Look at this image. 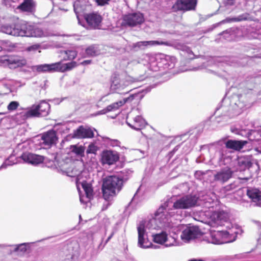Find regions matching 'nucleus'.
<instances>
[{"label": "nucleus", "mask_w": 261, "mask_h": 261, "mask_svg": "<svg viewBox=\"0 0 261 261\" xmlns=\"http://www.w3.org/2000/svg\"><path fill=\"white\" fill-rule=\"evenodd\" d=\"M238 164L245 169H249L252 165V162L249 159L245 158L240 159L238 161Z\"/></svg>", "instance_id": "obj_42"}, {"label": "nucleus", "mask_w": 261, "mask_h": 261, "mask_svg": "<svg viewBox=\"0 0 261 261\" xmlns=\"http://www.w3.org/2000/svg\"><path fill=\"white\" fill-rule=\"evenodd\" d=\"M126 122L130 127L136 130H141L146 125L145 120L141 116H136L133 118L128 116Z\"/></svg>", "instance_id": "obj_21"}, {"label": "nucleus", "mask_w": 261, "mask_h": 261, "mask_svg": "<svg viewBox=\"0 0 261 261\" xmlns=\"http://www.w3.org/2000/svg\"><path fill=\"white\" fill-rule=\"evenodd\" d=\"M40 46L39 44H34L31 46L28 47L27 48V50L28 51H35L40 48Z\"/></svg>", "instance_id": "obj_51"}, {"label": "nucleus", "mask_w": 261, "mask_h": 261, "mask_svg": "<svg viewBox=\"0 0 261 261\" xmlns=\"http://www.w3.org/2000/svg\"><path fill=\"white\" fill-rule=\"evenodd\" d=\"M248 196L254 202H261V192L257 189H248L247 191Z\"/></svg>", "instance_id": "obj_33"}, {"label": "nucleus", "mask_w": 261, "mask_h": 261, "mask_svg": "<svg viewBox=\"0 0 261 261\" xmlns=\"http://www.w3.org/2000/svg\"><path fill=\"white\" fill-rule=\"evenodd\" d=\"M19 106V103L17 101H12L7 106V109L9 111L16 110Z\"/></svg>", "instance_id": "obj_43"}, {"label": "nucleus", "mask_w": 261, "mask_h": 261, "mask_svg": "<svg viewBox=\"0 0 261 261\" xmlns=\"http://www.w3.org/2000/svg\"><path fill=\"white\" fill-rule=\"evenodd\" d=\"M26 64V61L17 56H5L0 57V64L10 68H16Z\"/></svg>", "instance_id": "obj_10"}, {"label": "nucleus", "mask_w": 261, "mask_h": 261, "mask_svg": "<svg viewBox=\"0 0 261 261\" xmlns=\"http://www.w3.org/2000/svg\"><path fill=\"white\" fill-rule=\"evenodd\" d=\"M20 29L22 33H43L37 24L26 21L21 23Z\"/></svg>", "instance_id": "obj_30"}, {"label": "nucleus", "mask_w": 261, "mask_h": 261, "mask_svg": "<svg viewBox=\"0 0 261 261\" xmlns=\"http://www.w3.org/2000/svg\"><path fill=\"white\" fill-rule=\"evenodd\" d=\"M143 91H139L130 95L128 97L123 99V100H119L117 102L113 103L109 105L107 108V111L110 112L117 110L120 107L123 106L124 103L128 101H131L135 98L141 99L144 96L143 93Z\"/></svg>", "instance_id": "obj_16"}, {"label": "nucleus", "mask_w": 261, "mask_h": 261, "mask_svg": "<svg viewBox=\"0 0 261 261\" xmlns=\"http://www.w3.org/2000/svg\"><path fill=\"white\" fill-rule=\"evenodd\" d=\"M61 170L63 172L65 173L67 176L70 177L76 176L81 172L80 170L74 168V166L73 164L70 165L67 164H65Z\"/></svg>", "instance_id": "obj_34"}, {"label": "nucleus", "mask_w": 261, "mask_h": 261, "mask_svg": "<svg viewBox=\"0 0 261 261\" xmlns=\"http://www.w3.org/2000/svg\"><path fill=\"white\" fill-rule=\"evenodd\" d=\"M89 29H98L102 21V17L97 13L85 14L84 16Z\"/></svg>", "instance_id": "obj_14"}, {"label": "nucleus", "mask_w": 261, "mask_h": 261, "mask_svg": "<svg viewBox=\"0 0 261 261\" xmlns=\"http://www.w3.org/2000/svg\"><path fill=\"white\" fill-rule=\"evenodd\" d=\"M27 244V243H22V244H20L18 245H16L15 249H14V251L15 252L20 251V252H23V253L25 252L27 250V247H26Z\"/></svg>", "instance_id": "obj_44"}, {"label": "nucleus", "mask_w": 261, "mask_h": 261, "mask_svg": "<svg viewBox=\"0 0 261 261\" xmlns=\"http://www.w3.org/2000/svg\"><path fill=\"white\" fill-rule=\"evenodd\" d=\"M233 171L230 168L226 167L217 172L214 175V180L224 184L232 176Z\"/></svg>", "instance_id": "obj_20"}, {"label": "nucleus", "mask_w": 261, "mask_h": 261, "mask_svg": "<svg viewBox=\"0 0 261 261\" xmlns=\"http://www.w3.org/2000/svg\"><path fill=\"white\" fill-rule=\"evenodd\" d=\"M144 21L143 15L140 12H134L125 15L123 22L125 25L134 27L141 24Z\"/></svg>", "instance_id": "obj_12"}, {"label": "nucleus", "mask_w": 261, "mask_h": 261, "mask_svg": "<svg viewBox=\"0 0 261 261\" xmlns=\"http://www.w3.org/2000/svg\"><path fill=\"white\" fill-rule=\"evenodd\" d=\"M153 241L158 244H164L166 247L179 245L178 242L174 237H167V234L162 231L161 233L152 234Z\"/></svg>", "instance_id": "obj_11"}, {"label": "nucleus", "mask_w": 261, "mask_h": 261, "mask_svg": "<svg viewBox=\"0 0 261 261\" xmlns=\"http://www.w3.org/2000/svg\"><path fill=\"white\" fill-rule=\"evenodd\" d=\"M2 33H12V28L11 27H4L2 31Z\"/></svg>", "instance_id": "obj_54"}, {"label": "nucleus", "mask_w": 261, "mask_h": 261, "mask_svg": "<svg viewBox=\"0 0 261 261\" xmlns=\"http://www.w3.org/2000/svg\"><path fill=\"white\" fill-rule=\"evenodd\" d=\"M91 60H85V61H83L82 64H90L91 63Z\"/></svg>", "instance_id": "obj_58"}, {"label": "nucleus", "mask_w": 261, "mask_h": 261, "mask_svg": "<svg viewBox=\"0 0 261 261\" xmlns=\"http://www.w3.org/2000/svg\"><path fill=\"white\" fill-rule=\"evenodd\" d=\"M228 160V161H230L231 160V158H230V156H227V157H224L223 155V154H221V157H220V160L221 161H223V162H224V164H226L227 163H225V160Z\"/></svg>", "instance_id": "obj_55"}, {"label": "nucleus", "mask_w": 261, "mask_h": 261, "mask_svg": "<svg viewBox=\"0 0 261 261\" xmlns=\"http://www.w3.org/2000/svg\"><path fill=\"white\" fill-rule=\"evenodd\" d=\"M238 230L236 227H232L228 230H211L210 233L203 239L208 243L214 244H222L233 242L237 238Z\"/></svg>", "instance_id": "obj_2"}, {"label": "nucleus", "mask_w": 261, "mask_h": 261, "mask_svg": "<svg viewBox=\"0 0 261 261\" xmlns=\"http://www.w3.org/2000/svg\"><path fill=\"white\" fill-rule=\"evenodd\" d=\"M221 33H228V32H227V30H225V31H223L221 32Z\"/></svg>", "instance_id": "obj_63"}, {"label": "nucleus", "mask_w": 261, "mask_h": 261, "mask_svg": "<svg viewBox=\"0 0 261 261\" xmlns=\"http://www.w3.org/2000/svg\"><path fill=\"white\" fill-rule=\"evenodd\" d=\"M113 235V233H112L109 237L107 239V241H106V243H107L111 239V238L112 237Z\"/></svg>", "instance_id": "obj_60"}, {"label": "nucleus", "mask_w": 261, "mask_h": 261, "mask_svg": "<svg viewBox=\"0 0 261 261\" xmlns=\"http://www.w3.org/2000/svg\"><path fill=\"white\" fill-rule=\"evenodd\" d=\"M73 136L76 138H91L94 137V133L91 128L81 126L74 131Z\"/></svg>", "instance_id": "obj_28"}, {"label": "nucleus", "mask_w": 261, "mask_h": 261, "mask_svg": "<svg viewBox=\"0 0 261 261\" xmlns=\"http://www.w3.org/2000/svg\"><path fill=\"white\" fill-rule=\"evenodd\" d=\"M258 244L261 245V237H260L259 239L258 240Z\"/></svg>", "instance_id": "obj_62"}, {"label": "nucleus", "mask_w": 261, "mask_h": 261, "mask_svg": "<svg viewBox=\"0 0 261 261\" xmlns=\"http://www.w3.org/2000/svg\"><path fill=\"white\" fill-rule=\"evenodd\" d=\"M232 132L240 135L241 136L245 137L248 138V136L249 134V133L250 132V130H246V129H242L241 130H239L238 129H231Z\"/></svg>", "instance_id": "obj_45"}, {"label": "nucleus", "mask_w": 261, "mask_h": 261, "mask_svg": "<svg viewBox=\"0 0 261 261\" xmlns=\"http://www.w3.org/2000/svg\"><path fill=\"white\" fill-rule=\"evenodd\" d=\"M128 177L124 176L120 178L115 175H111L103 179L102 190L103 197L105 200H109L118 192L122 185V180H126Z\"/></svg>", "instance_id": "obj_3"}, {"label": "nucleus", "mask_w": 261, "mask_h": 261, "mask_svg": "<svg viewBox=\"0 0 261 261\" xmlns=\"http://www.w3.org/2000/svg\"><path fill=\"white\" fill-rule=\"evenodd\" d=\"M109 111H107V108H106V109H103L100 111H99L97 114H106V113L108 112Z\"/></svg>", "instance_id": "obj_57"}, {"label": "nucleus", "mask_w": 261, "mask_h": 261, "mask_svg": "<svg viewBox=\"0 0 261 261\" xmlns=\"http://www.w3.org/2000/svg\"><path fill=\"white\" fill-rule=\"evenodd\" d=\"M225 3L226 5L232 6L234 4V0H225Z\"/></svg>", "instance_id": "obj_56"}, {"label": "nucleus", "mask_w": 261, "mask_h": 261, "mask_svg": "<svg viewBox=\"0 0 261 261\" xmlns=\"http://www.w3.org/2000/svg\"><path fill=\"white\" fill-rule=\"evenodd\" d=\"M109 140V144L112 146H119L120 142L117 140L110 139L108 138Z\"/></svg>", "instance_id": "obj_48"}, {"label": "nucleus", "mask_w": 261, "mask_h": 261, "mask_svg": "<svg viewBox=\"0 0 261 261\" xmlns=\"http://www.w3.org/2000/svg\"><path fill=\"white\" fill-rule=\"evenodd\" d=\"M35 113L34 117H45L48 115L50 111V105L45 101H42L39 105H33L31 107Z\"/></svg>", "instance_id": "obj_19"}, {"label": "nucleus", "mask_w": 261, "mask_h": 261, "mask_svg": "<svg viewBox=\"0 0 261 261\" xmlns=\"http://www.w3.org/2000/svg\"><path fill=\"white\" fill-rule=\"evenodd\" d=\"M97 150V147L94 144H90L87 149V153H95Z\"/></svg>", "instance_id": "obj_46"}, {"label": "nucleus", "mask_w": 261, "mask_h": 261, "mask_svg": "<svg viewBox=\"0 0 261 261\" xmlns=\"http://www.w3.org/2000/svg\"><path fill=\"white\" fill-rule=\"evenodd\" d=\"M200 218L198 221L207 222L206 219L211 220L214 223L221 225L223 222H225L228 218V214L223 211L213 212L212 210L209 209L207 211H201L199 213Z\"/></svg>", "instance_id": "obj_5"}, {"label": "nucleus", "mask_w": 261, "mask_h": 261, "mask_svg": "<svg viewBox=\"0 0 261 261\" xmlns=\"http://www.w3.org/2000/svg\"><path fill=\"white\" fill-rule=\"evenodd\" d=\"M248 138L250 141H259L261 140V127L258 129L250 130Z\"/></svg>", "instance_id": "obj_37"}, {"label": "nucleus", "mask_w": 261, "mask_h": 261, "mask_svg": "<svg viewBox=\"0 0 261 261\" xmlns=\"http://www.w3.org/2000/svg\"><path fill=\"white\" fill-rule=\"evenodd\" d=\"M119 159L117 152L111 150L103 151L101 156V162L103 164L109 165L115 164Z\"/></svg>", "instance_id": "obj_22"}, {"label": "nucleus", "mask_w": 261, "mask_h": 261, "mask_svg": "<svg viewBox=\"0 0 261 261\" xmlns=\"http://www.w3.org/2000/svg\"><path fill=\"white\" fill-rule=\"evenodd\" d=\"M231 60V62L232 61H234V59L233 58H229L228 57H223V58H219L218 59H217V60L219 62H229V60ZM227 64H230L229 63H227Z\"/></svg>", "instance_id": "obj_49"}, {"label": "nucleus", "mask_w": 261, "mask_h": 261, "mask_svg": "<svg viewBox=\"0 0 261 261\" xmlns=\"http://www.w3.org/2000/svg\"><path fill=\"white\" fill-rule=\"evenodd\" d=\"M77 5H78V4L76 3H75L74 4V6H74V10L75 13L76 14L77 18L78 19V20H79V23H81V21L80 20V18H79V13H80V11L78 9Z\"/></svg>", "instance_id": "obj_52"}, {"label": "nucleus", "mask_w": 261, "mask_h": 261, "mask_svg": "<svg viewBox=\"0 0 261 261\" xmlns=\"http://www.w3.org/2000/svg\"><path fill=\"white\" fill-rule=\"evenodd\" d=\"M197 4V0H177L173 6L175 10L190 11L194 10Z\"/></svg>", "instance_id": "obj_18"}, {"label": "nucleus", "mask_w": 261, "mask_h": 261, "mask_svg": "<svg viewBox=\"0 0 261 261\" xmlns=\"http://www.w3.org/2000/svg\"><path fill=\"white\" fill-rule=\"evenodd\" d=\"M164 54H159L156 55H150L149 64L148 68L152 71H156L161 67V60L164 58Z\"/></svg>", "instance_id": "obj_24"}, {"label": "nucleus", "mask_w": 261, "mask_h": 261, "mask_svg": "<svg viewBox=\"0 0 261 261\" xmlns=\"http://www.w3.org/2000/svg\"><path fill=\"white\" fill-rule=\"evenodd\" d=\"M22 159L27 163L32 165H37L43 161V157L30 152H25L21 155Z\"/></svg>", "instance_id": "obj_27"}, {"label": "nucleus", "mask_w": 261, "mask_h": 261, "mask_svg": "<svg viewBox=\"0 0 261 261\" xmlns=\"http://www.w3.org/2000/svg\"><path fill=\"white\" fill-rule=\"evenodd\" d=\"M147 76L141 75L138 77L134 78L129 76H123L122 75L113 74L111 79V90L117 93H121L127 86L133 83L142 81Z\"/></svg>", "instance_id": "obj_4"}, {"label": "nucleus", "mask_w": 261, "mask_h": 261, "mask_svg": "<svg viewBox=\"0 0 261 261\" xmlns=\"http://www.w3.org/2000/svg\"><path fill=\"white\" fill-rule=\"evenodd\" d=\"M201 235V232L197 226L187 227L182 232L180 236L181 240L185 242H189L190 241L198 238Z\"/></svg>", "instance_id": "obj_13"}, {"label": "nucleus", "mask_w": 261, "mask_h": 261, "mask_svg": "<svg viewBox=\"0 0 261 261\" xmlns=\"http://www.w3.org/2000/svg\"><path fill=\"white\" fill-rule=\"evenodd\" d=\"M35 4L33 0H23L17 6V9L22 12L33 13L35 11Z\"/></svg>", "instance_id": "obj_29"}, {"label": "nucleus", "mask_w": 261, "mask_h": 261, "mask_svg": "<svg viewBox=\"0 0 261 261\" xmlns=\"http://www.w3.org/2000/svg\"><path fill=\"white\" fill-rule=\"evenodd\" d=\"M125 172L127 173V174L128 175L130 174V173H131V172H131V171H130V170H127V171H125Z\"/></svg>", "instance_id": "obj_61"}, {"label": "nucleus", "mask_w": 261, "mask_h": 261, "mask_svg": "<svg viewBox=\"0 0 261 261\" xmlns=\"http://www.w3.org/2000/svg\"><path fill=\"white\" fill-rule=\"evenodd\" d=\"M250 19H251V17L249 14L247 13L242 14L237 17L227 18L221 21L220 22L214 24L212 26V28H210L209 29V31H213V28H216L222 23L230 22H239L242 21L248 20Z\"/></svg>", "instance_id": "obj_26"}, {"label": "nucleus", "mask_w": 261, "mask_h": 261, "mask_svg": "<svg viewBox=\"0 0 261 261\" xmlns=\"http://www.w3.org/2000/svg\"><path fill=\"white\" fill-rule=\"evenodd\" d=\"M169 201H166L162 204L154 214V218L150 219L146 224V230L165 228L170 227V219L175 214L174 212H169Z\"/></svg>", "instance_id": "obj_1"}, {"label": "nucleus", "mask_w": 261, "mask_h": 261, "mask_svg": "<svg viewBox=\"0 0 261 261\" xmlns=\"http://www.w3.org/2000/svg\"><path fill=\"white\" fill-rule=\"evenodd\" d=\"M176 47L178 49H181L184 53L183 55L186 56L188 59L190 60L194 59L195 55L188 47L183 46L181 44H178Z\"/></svg>", "instance_id": "obj_38"}, {"label": "nucleus", "mask_w": 261, "mask_h": 261, "mask_svg": "<svg viewBox=\"0 0 261 261\" xmlns=\"http://www.w3.org/2000/svg\"><path fill=\"white\" fill-rule=\"evenodd\" d=\"M22 0H3L4 4L7 7L17 8Z\"/></svg>", "instance_id": "obj_41"}, {"label": "nucleus", "mask_w": 261, "mask_h": 261, "mask_svg": "<svg viewBox=\"0 0 261 261\" xmlns=\"http://www.w3.org/2000/svg\"><path fill=\"white\" fill-rule=\"evenodd\" d=\"M76 55V52L73 50H62L60 51V57L65 61L74 59Z\"/></svg>", "instance_id": "obj_36"}, {"label": "nucleus", "mask_w": 261, "mask_h": 261, "mask_svg": "<svg viewBox=\"0 0 261 261\" xmlns=\"http://www.w3.org/2000/svg\"><path fill=\"white\" fill-rule=\"evenodd\" d=\"M223 34H219V36H221V35H222ZM224 34L226 35V36H224V37H227L228 36H231V35H234V34H229V33H227V34Z\"/></svg>", "instance_id": "obj_59"}, {"label": "nucleus", "mask_w": 261, "mask_h": 261, "mask_svg": "<svg viewBox=\"0 0 261 261\" xmlns=\"http://www.w3.org/2000/svg\"><path fill=\"white\" fill-rule=\"evenodd\" d=\"M138 234V246L143 249H146L152 246L154 248H158L156 245H152L148 240L147 232L145 229V223L141 222L137 226Z\"/></svg>", "instance_id": "obj_9"}, {"label": "nucleus", "mask_w": 261, "mask_h": 261, "mask_svg": "<svg viewBox=\"0 0 261 261\" xmlns=\"http://www.w3.org/2000/svg\"><path fill=\"white\" fill-rule=\"evenodd\" d=\"M76 66L75 62H71L66 64H62L61 62L47 64H44L37 66V70L39 72H65L70 70Z\"/></svg>", "instance_id": "obj_7"}, {"label": "nucleus", "mask_w": 261, "mask_h": 261, "mask_svg": "<svg viewBox=\"0 0 261 261\" xmlns=\"http://www.w3.org/2000/svg\"><path fill=\"white\" fill-rule=\"evenodd\" d=\"M247 143L246 141L229 140L225 143L226 147L236 150H240Z\"/></svg>", "instance_id": "obj_31"}, {"label": "nucleus", "mask_w": 261, "mask_h": 261, "mask_svg": "<svg viewBox=\"0 0 261 261\" xmlns=\"http://www.w3.org/2000/svg\"><path fill=\"white\" fill-rule=\"evenodd\" d=\"M10 42L7 40H0V51H1L3 47L10 46Z\"/></svg>", "instance_id": "obj_47"}, {"label": "nucleus", "mask_w": 261, "mask_h": 261, "mask_svg": "<svg viewBox=\"0 0 261 261\" xmlns=\"http://www.w3.org/2000/svg\"><path fill=\"white\" fill-rule=\"evenodd\" d=\"M45 34H34L33 35V34H30L29 35H21V37H42L45 36Z\"/></svg>", "instance_id": "obj_50"}, {"label": "nucleus", "mask_w": 261, "mask_h": 261, "mask_svg": "<svg viewBox=\"0 0 261 261\" xmlns=\"http://www.w3.org/2000/svg\"><path fill=\"white\" fill-rule=\"evenodd\" d=\"M77 188L79 189L81 202L86 203L89 202L93 197V190L91 185L83 181L81 183L77 182Z\"/></svg>", "instance_id": "obj_8"}, {"label": "nucleus", "mask_w": 261, "mask_h": 261, "mask_svg": "<svg viewBox=\"0 0 261 261\" xmlns=\"http://www.w3.org/2000/svg\"><path fill=\"white\" fill-rule=\"evenodd\" d=\"M150 58V55L149 54L143 55L138 59L136 62L138 64H141L144 66H146L147 68H148Z\"/></svg>", "instance_id": "obj_40"}, {"label": "nucleus", "mask_w": 261, "mask_h": 261, "mask_svg": "<svg viewBox=\"0 0 261 261\" xmlns=\"http://www.w3.org/2000/svg\"><path fill=\"white\" fill-rule=\"evenodd\" d=\"M70 149L72 152L79 156H83L84 154L85 148L82 146H71Z\"/></svg>", "instance_id": "obj_39"}, {"label": "nucleus", "mask_w": 261, "mask_h": 261, "mask_svg": "<svg viewBox=\"0 0 261 261\" xmlns=\"http://www.w3.org/2000/svg\"><path fill=\"white\" fill-rule=\"evenodd\" d=\"M241 97L238 95L232 97L230 100V105L234 112L232 116H236L241 113L242 110L245 107V103L241 101Z\"/></svg>", "instance_id": "obj_23"}, {"label": "nucleus", "mask_w": 261, "mask_h": 261, "mask_svg": "<svg viewBox=\"0 0 261 261\" xmlns=\"http://www.w3.org/2000/svg\"><path fill=\"white\" fill-rule=\"evenodd\" d=\"M57 141L56 132L49 130L43 133L41 138L40 144L43 148H49L55 144Z\"/></svg>", "instance_id": "obj_15"}, {"label": "nucleus", "mask_w": 261, "mask_h": 261, "mask_svg": "<svg viewBox=\"0 0 261 261\" xmlns=\"http://www.w3.org/2000/svg\"><path fill=\"white\" fill-rule=\"evenodd\" d=\"M57 125H58V124H56L54 125V127H56Z\"/></svg>", "instance_id": "obj_64"}, {"label": "nucleus", "mask_w": 261, "mask_h": 261, "mask_svg": "<svg viewBox=\"0 0 261 261\" xmlns=\"http://www.w3.org/2000/svg\"><path fill=\"white\" fill-rule=\"evenodd\" d=\"M164 60H161V67L164 68H173L176 62V58L173 56H170L164 54Z\"/></svg>", "instance_id": "obj_32"}, {"label": "nucleus", "mask_w": 261, "mask_h": 261, "mask_svg": "<svg viewBox=\"0 0 261 261\" xmlns=\"http://www.w3.org/2000/svg\"><path fill=\"white\" fill-rule=\"evenodd\" d=\"M159 45H165L166 46L173 45L171 43L162 41H140L133 44V47L134 48L144 49L145 47L148 46H154Z\"/></svg>", "instance_id": "obj_25"}, {"label": "nucleus", "mask_w": 261, "mask_h": 261, "mask_svg": "<svg viewBox=\"0 0 261 261\" xmlns=\"http://www.w3.org/2000/svg\"><path fill=\"white\" fill-rule=\"evenodd\" d=\"M198 198L195 195H188L182 196L177 199L173 203L168 200L169 201V212H173L172 208L174 209H188L195 206L197 202Z\"/></svg>", "instance_id": "obj_6"}, {"label": "nucleus", "mask_w": 261, "mask_h": 261, "mask_svg": "<svg viewBox=\"0 0 261 261\" xmlns=\"http://www.w3.org/2000/svg\"><path fill=\"white\" fill-rule=\"evenodd\" d=\"M21 112H17L14 116L13 119L18 124L23 123L27 119L34 117L35 113L34 110H31V107L26 108H21Z\"/></svg>", "instance_id": "obj_17"}, {"label": "nucleus", "mask_w": 261, "mask_h": 261, "mask_svg": "<svg viewBox=\"0 0 261 261\" xmlns=\"http://www.w3.org/2000/svg\"><path fill=\"white\" fill-rule=\"evenodd\" d=\"M86 57H94L101 54L99 46L98 45H92L89 46L85 50Z\"/></svg>", "instance_id": "obj_35"}, {"label": "nucleus", "mask_w": 261, "mask_h": 261, "mask_svg": "<svg viewBox=\"0 0 261 261\" xmlns=\"http://www.w3.org/2000/svg\"><path fill=\"white\" fill-rule=\"evenodd\" d=\"M110 0H96L97 5L99 6H104L106 4H108Z\"/></svg>", "instance_id": "obj_53"}]
</instances>
